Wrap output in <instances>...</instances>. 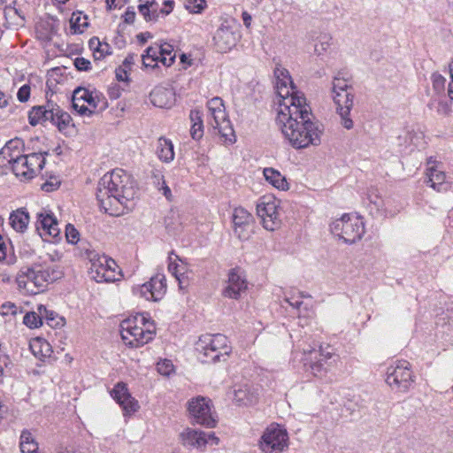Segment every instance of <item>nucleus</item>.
<instances>
[{
	"mask_svg": "<svg viewBox=\"0 0 453 453\" xmlns=\"http://www.w3.org/2000/svg\"><path fill=\"white\" fill-rule=\"evenodd\" d=\"M295 101V98H290ZM296 105L289 103L279 111L276 123L285 139L296 149H304L309 145L320 143L321 131L316 123L311 120V111L308 105H301L300 99L296 98Z\"/></svg>",
	"mask_w": 453,
	"mask_h": 453,
	"instance_id": "nucleus-1",
	"label": "nucleus"
},
{
	"mask_svg": "<svg viewBox=\"0 0 453 453\" xmlns=\"http://www.w3.org/2000/svg\"><path fill=\"white\" fill-rule=\"evenodd\" d=\"M136 196L134 180L122 169L104 174L96 188V199L101 210L112 216L122 213L119 206L131 210Z\"/></svg>",
	"mask_w": 453,
	"mask_h": 453,
	"instance_id": "nucleus-2",
	"label": "nucleus"
},
{
	"mask_svg": "<svg viewBox=\"0 0 453 453\" xmlns=\"http://www.w3.org/2000/svg\"><path fill=\"white\" fill-rule=\"evenodd\" d=\"M72 117L57 103L48 100L44 105L34 106L28 112V121L33 127L50 121L59 132L64 133L72 122Z\"/></svg>",
	"mask_w": 453,
	"mask_h": 453,
	"instance_id": "nucleus-3",
	"label": "nucleus"
},
{
	"mask_svg": "<svg viewBox=\"0 0 453 453\" xmlns=\"http://www.w3.org/2000/svg\"><path fill=\"white\" fill-rule=\"evenodd\" d=\"M196 349L203 352V362L217 363L226 361L232 351L227 337L221 334H204L199 337Z\"/></svg>",
	"mask_w": 453,
	"mask_h": 453,
	"instance_id": "nucleus-4",
	"label": "nucleus"
},
{
	"mask_svg": "<svg viewBox=\"0 0 453 453\" xmlns=\"http://www.w3.org/2000/svg\"><path fill=\"white\" fill-rule=\"evenodd\" d=\"M330 230L345 243L352 244L360 240L365 233V221L357 215L345 213L332 222Z\"/></svg>",
	"mask_w": 453,
	"mask_h": 453,
	"instance_id": "nucleus-5",
	"label": "nucleus"
},
{
	"mask_svg": "<svg viewBox=\"0 0 453 453\" xmlns=\"http://www.w3.org/2000/svg\"><path fill=\"white\" fill-rule=\"evenodd\" d=\"M42 155L36 153L16 156L10 154L8 163L11 164L12 170L16 176L32 179L36 171L42 170L45 165L46 160L42 158Z\"/></svg>",
	"mask_w": 453,
	"mask_h": 453,
	"instance_id": "nucleus-6",
	"label": "nucleus"
},
{
	"mask_svg": "<svg viewBox=\"0 0 453 453\" xmlns=\"http://www.w3.org/2000/svg\"><path fill=\"white\" fill-rule=\"evenodd\" d=\"M387 384L398 392H407L414 382L411 365L406 360H398L388 368Z\"/></svg>",
	"mask_w": 453,
	"mask_h": 453,
	"instance_id": "nucleus-7",
	"label": "nucleus"
},
{
	"mask_svg": "<svg viewBox=\"0 0 453 453\" xmlns=\"http://www.w3.org/2000/svg\"><path fill=\"white\" fill-rule=\"evenodd\" d=\"M211 407V400L202 395L193 397L188 402V411L192 421L209 428L216 426L217 424Z\"/></svg>",
	"mask_w": 453,
	"mask_h": 453,
	"instance_id": "nucleus-8",
	"label": "nucleus"
},
{
	"mask_svg": "<svg viewBox=\"0 0 453 453\" xmlns=\"http://www.w3.org/2000/svg\"><path fill=\"white\" fill-rule=\"evenodd\" d=\"M288 435L286 429L279 425H271L261 436L260 449L265 453H280L288 444Z\"/></svg>",
	"mask_w": 453,
	"mask_h": 453,
	"instance_id": "nucleus-9",
	"label": "nucleus"
},
{
	"mask_svg": "<svg viewBox=\"0 0 453 453\" xmlns=\"http://www.w3.org/2000/svg\"><path fill=\"white\" fill-rule=\"evenodd\" d=\"M166 288L165 276L163 273H157L134 291L148 301L158 302L166 293Z\"/></svg>",
	"mask_w": 453,
	"mask_h": 453,
	"instance_id": "nucleus-10",
	"label": "nucleus"
},
{
	"mask_svg": "<svg viewBox=\"0 0 453 453\" xmlns=\"http://www.w3.org/2000/svg\"><path fill=\"white\" fill-rule=\"evenodd\" d=\"M35 226L42 239L52 242L61 240L58 223L52 212L38 213Z\"/></svg>",
	"mask_w": 453,
	"mask_h": 453,
	"instance_id": "nucleus-11",
	"label": "nucleus"
},
{
	"mask_svg": "<svg viewBox=\"0 0 453 453\" xmlns=\"http://www.w3.org/2000/svg\"><path fill=\"white\" fill-rule=\"evenodd\" d=\"M353 91L354 90H332L333 100L336 105V111L341 117L342 126L347 129L353 127V121L349 118L350 110L353 106Z\"/></svg>",
	"mask_w": 453,
	"mask_h": 453,
	"instance_id": "nucleus-12",
	"label": "nucleus"
},
{
	"mask_svg": "<svg viewBox=\"0 0 453 453\" xmlns=\"http://www.w3.org/2000/svg\"><path fill=\"white\" fill-rule=\"evenodd\" d=\"M154 332L144 330L142 327L130 325L129 321L124 322L121 329V337L131 347L138 348L148 343L153 339Z\"/></svg>",
	"mask_w": 453,
	"mask_h": 453,
	"instance_id": "nucleus-13",
	"label": "nucleus"
},
{
	"mask_svg": "<svg viewBox=\"0 0 453 453\" xmlns=\"http://www.w3.org/2000/svg\"><path fill=\"white\" fill-rule=\"evenodd\" d=\"M111 395L122 408L124 416L134 414L140 407L138 401L131 395L124 382H118L111 391Z\"/></svg>",
	"mask_w": 453,
	"mask_h": 453,
	"instance_id": "nucleus-14",
	"label": "nucleus"
},
{
	"mask_svg": "<svg viewBox=\"0 0 453 453\" xmlns=\"http://www.w3.org/2000/svg\"><path fill=\"white\" fill-rule=\"evenodd\" d=\"M303 356V361L305 370L317 376L324 370V363L330 359L333 354L329 351H325L320 347L319 350L315 349L304 350Z\"/></svg>",
	"mask_w": 453,
	"mask_h": 453,
	"instance_id": "nucleus-15",
	"label": "nucleus"
},
{
	"mask_svg": "<svg viewBox=\"0 0 453 453\" xmlns=\"http://www.w3.org/2000/svg\"><path fill=\"white\" fill-rule=\"evenodd\" d=\"M234 232L240 240H247L250 237V227L254 222V218L246 209L238 207L234 210L232 215Z\"/></svg>",
	"mask_w": 453,
	"mask_h": 453,
	"instance_id": "nucleus-16",
	"label": "nucleus"
},
{
	"mask_svg": "<svg viewBox=\"0 0 453 453\" xmlns=\"http://www.w3.org/2000/svg\"><path fill=\"white\" fill-rule=\"evenodd\" d=\"M228 285L223 289V296L232 299H239L241 293L247 288L246 279L240 268H233L228 273Z\"/></svg>",
	"mask_w": 453,
	"mask_h": 453,
	"instance_id": "nucleus-17",
	"label": "nucleus"
},
{
	"mask_svg": "<svg viewBox=\"0 0 453 453\" xmlns=\"http://www.w3.org/2000/svg\"><path fill=\"white\" fill-rule=\"evenodd\" d=\"M276 90L278 96L281 98V100L279 102L278 112L281 111H284L283 108L285 107V105H288L289 104L287 103L288 101L290 102L291 104H297L296 100L290 101V98L300 99L301 105H307L306 98L303 96V95H299V92L296 90V88L295 89H292L291 86L289 85V82H288V81H285L284 79L277 81Z\"/></svg>",
	"mask_w": 453,
	"mask_h": 453,
	"instance_id": "nucleus-18",
	"label": "nucleus"
},
{
	"mask_svg": "<svg viewBox=\"0 0 453 453\" xmlns=\"http://www.w3.org/2000/svg\"><path fill=\"white\" fill-rule=\"evenodd\" d=\"M84 101L95 111L98 109L99 111L105 110L108 107V103L104 98H100L98 96H93V93L87 88L78 87L73 93L72 106L73 109H78L77 101Z\"/></svg>",
	"mask_w": 453,
	"mask_h": 453,
	"instance_id": "nucleus-19",
	"label": "nucleus"
},
{
	"mask_svg": "<svg viewBox=\"0 0 453 453\" xmlns=\"http://www.w3.org/2000/svg\"><path fill=\"white\" fill-rule=\"evenodd\" d=\"M235 33L226 26H221L215 33L213 41L219 52L230 50L236 44Z\"/></svg>",
	"mask_w": 453,
	"mask_h": 453,
	"instance_id": "nucleus-20",
	"label": "nucleus"
},
{
	"mask_svg": "<svg viewBox=\"0 0 453 453\" xmlns=\"http://www.w3.org/2000/svg\"><path fill=\"white\" fill-rule=\"evenodd\" d=\"M259 390L251 385H242L234 390V400L239 405H253L258 402Z\"/></svg>",
	"mask_w": 453,
	"mask_h": 453,
	"instance_id": "nucleus-21",
	"label": "nucleus"
},
{
	"mask_svg": "<svg viewBox=\"0 0 453 453\" xmlns=\"http://www.w3.org/2000/svg\"><path fill=\"white\" fill-rule=\"evenodd\" d=\"M152 104L158 108H170L175 103V93L173 88L156 87L150 94Z\"/></svg>",
	"mask_w": 453,
	"mask_h": 453,
	"instance_id": "nucleus-22",
	"label": "nucleus"
},
{
	"mask_svg": "<svg viewBox=\"0 0 453 453\" xmlns=\"http://www.w3.org/2000/svg\"><path fill=\"white\" fill-rule=\"evenodd\" d=\"M37 268V279H35V288H37L36 291L34 289H30L31 292L36 293L43 289L46 283L49 282H54L58 279L61 277V272L58 271L56 268H42L41 266L36 267Z\"/></svg>",
	"mask_w": 453,
	"mask_h": 453,
	"instance_id": "nucleus-23",
	"label": "nucleus"
},
{
	"mask_svg": "<svg viewBox=\"0 0 453 453\" xmlns=\"http://www.w3.org/2000/svg\"><path fill=\"white\" fill-rule=\"evenodd\" d=\"M180 436L182 443L186 446L200 448L207 443L205 433L191 428H187Z\"/></svg>",
	"mask_w": 453,
	"mask_h": 453,
	"instance_id": "nucleus-24",
	"label": "nucleus"
},
{
	"mask_svg": "<svg viewBox=\"0 0 453 453\" xmlns=\"http://www.w3.org/2000/svg\"><path fill=\"white\" fill-rule=\"evenodd\" d=\"M9 220L14 230L24 233L29 223V214L25 208H19L10 214Z\"/></svg>",
	"mask_w": 453,
	"mask_h": 453,
	"instance_id": "nucleus-25",
	"label": "nucleus"
},
{
	"mask_svg": "<svg viewBox=\"0 0 453 453\" xmlns=\"http://www.w3.org/2000/svg\"><path fill=\"white\" fill-rule=\"evenodd\" d=\"M265 180L274 188L286 191L289 188L285 176H283L278 170L273 167L265 168L263 171Z\"/></svg>",
	"mask_w": 453,
	"mask_h": 453,
	"instance_id": "nucleus-26",
	"label": "nucleus"
},
{
	"mask_svg": "<svg viewBox=\"0 0 453 453\" xmlns=\"http://www.w3.org/2000/svg\"><path fill=\"white\" fill-rule=\"evenodd\" d=\"M29 348L33 355L40 360H43V358L50 357L52 353L50 344L42 338L33 339L30 342Z\"/></svg>",
	"mask_w": 453,
	"mask_h": 453,
	"instance_id": "nucleus-27",
	"label": "nucleus"
},
{
	"mask_svg": "<svg viewBox=\"0 0 453 453\" xmlns=\"http://www.w3.org/2000/svg\"><path fill=\"white\" fill-rule=\"evenodd\" d=\"M202 117L203 113L198 109H193L189 112L191 121L190 135L196 141H199L203 135V122Z\"/></svg>",
	"mask_w": 453,
	"mask_h": 453,
	"instance_id": "nucleus-28",
	"label": "nucleus"
},
{
	"mask_svg": "<svg viewBox=\"0 0 453 453\" xmlns=\"http://www.w3.org/2000/svg\"><path fill=\"white\" fill-rule=\"evenodd\" d=\"M157 155L158 158L165 163H170L174 158L173 144L171 140L160 137L157 144Z\"/></svg>",
	"mask_w": 453,
	"mask_h": 453,
	"instance_id": "nucleus-29",
	"label": "nucleus"
},
{
	"mask_svg": "<svg viewBox=\"0 0 453 453\" xmlns=\"http://www.w3.org/2000/svg\"><path fill=\"white\" fill-rule=\"evenodd\" d=\"M90 269L91 273H93V279L97 282H108L114 280V274H112V271L104 266L101 257H99L97 261L92 263Z\"/></svg>",
	"mask_w": 453,
	"mask_h": 453,
	"instance_id": "nucleus-30",
	"label": "nucleus"
},
{
	"mask_svg": "<svg viewBox=\"0 0 453 453\" xmlns=\"http://www.w3.org/2000/svg\"><path fill=\"white\" fill-rule=\"evenodd\" d=\"M38 313L42 315V319H45L47 324L52 328L62 327L65 320L56 311L48 310L44 305L40 304L37 307Z\"/></svg>",
	"mask_w": 453,
	"mask_h": 453,
	"instance_id": "nucleus-31",
	"label": "nucleus"
},
{
	"mask_svg": "<svg viewBox=\"0 0 453 453\" xmlns=\"http://www.w3.org/2000/svg\"><path fill=\"white\" fill-rule=\"evenodd\" d=\"M37 268L25 266L19 272L16 281L18 286L21 288H26L27 285L33 284L35 287V279H37Z\"/></svg>",
	"mask_w": 453,
	"mask_h": 453,
	"instance_id": "nucleus-32",
	"label": "nucleus"
},
{
	"mask_svg": "<svg viewBox=\"0 0 453 453\" xmlns=\"http://www.w3.org/2000/svg\"><path fill=\"white\" fill-rule=\"evenodd\" d=\"M177 260L182 262V259L175 254L174 250H172L168 255V271L176 278L179 281L180 288H182V279L185 268L183 265L177 264Z\"/></svg>",
	"mask_w": 453,
	"mask_h": 453,
	"instance_id": "nucleus-33",
	"label": "nucleus"
},
{
	"mask_svg": "<svg viewBox=\"0 0 453 453\" xmlns=\"http://www.w3.org/2000/svg\"><path fill=\"white\" fill-rule=\"evenodd\" d=\"M82 15L81 12H74L70 19V29L73 35H80L88 27V16Z\"/></svg>",
	"mask_w": 453,
	"mask_h": 453,
	"instance_id": "nucleus-34",
	"label": "nucleus"
},
{
	"mask_svg": "<svg viewBox=\"0 0 453 453\" xmlns=\"http://www.w3.org/2000/svg\"><path fill=\"white\" fill-rule=\"evenodd\" d=\"M427 180L426 183L430 185L431 188L436 189L438 191L441 190V186L443 185L446 175L444 172L438 170L436 167H430L427 169Z\"/></svg>",
	"mask_w": 453,
	"mask_h": 453,
	"instance_id": "nucleus-35",
	"label": "nucleus"
},
{
	"mask_svg": "<svg viewBox=\"0 0 453 453\" xmlns=\"http://www.w3.org/2000/svg\"><path fill=\"white\" fill-rule=\"evenodd\" d=\"M19 448L21 453H38V443L32 434L27 430L21 433Z\"/></svg>",
	"mask_w": 453,
	"mask_h": 453,
	"instance_id": "nucleus-36",
	"label": "nucleus"
},
{
	"mask_svg": "<svg viewBox=\"0 0 453 453\" xmlns=\"http://www.w3.org/2000/svg\"><path fill=\"white\" fill-rule=\"evenodd\" d=\"M349 74L346 71L338 72L337 75L334 76L333 81L332 90L335 91H349L354 90L352 86L349 83Z\"/></svg>",
	"mask_w": 453,
	"mask_h": 453,
	"instance_id": "nucleus-37",
	"label": "nucleus"
},
{
	"mask_svg": "<svg viewBox=\"0 0 453 453\" xmlns=\"http://www.w3.org/2000/svg\"><path fill=\"white\" fill-rule=\"evenodd\" d=\"M24 142L19 138H15L7 142L5 146L0 150V163L4 160L8 161L10 154L14 155L15 150H19V147L23 146Z\"/></svg>",
	"mask_w": 453,
	"mask_h": 453,
	"instance_id": "nucleus-38",
	"label": "nucleus"
},
{
	"mask_svg": "<svg viewBox=\"0 0 453 453\" xmlns=\"http://www.w3.org/2000/svg\"><path fill=\"white\" fill-rule=\"evenodd\" d=\"M160 62L165 66H171L175 61V54H173L172 45L165 43L158 47Z\"/></svg>",
	"mask_w": 453,
	"mask_h": 453,
	"instance_id": "nucleus-39",
	"label": "nucleus"
},
{
	"mask_svg": "<svg viewBox=\"0 0 453 453\" xmlns=\"http://www.w3.org/2000/svg\"><path fill=\"white\" fill-rule=\"evenodd\" d=\"M431 81L434 91L437 95H443L445 92L446 79L438 72H434L431 75Z\"/></svg>",
	"mask_w": 453,
	"mask_h": 453,
	"instance_id": "nucleus-40",
	"label": "nucleus"
},
{
	"mask_svg": "<svg viewBox=\"0 0 453 453\" xmlns=\"http://www.w3.org/2000/svg\"><path fill=\"white\" fill-rule=\"evenodd\" d=\"M23 323L29 328H38L42 325V315L35 311H29L25 314Z\"/></svg>",
	"mask_w": 453,
	"mask_h": 453,
	"instance_id": "nucleus-41",
	"label": "nucleus"
},
{
	"mask_svg": "<svg viewBox=\"0 0 453 453\" xmlns=\"http://www.w3.org/2000/svg\"><path fill=\"white\" fill-rule=\"evenodd\" d=\"M142 65L144 67H148V65H150L149 63V60H151V61L160 60L158 47H153V46L148 47L145 50L144 53L142 55Z\"/></svg>",
	"mask_w": 453,
	"mask_h": 453,
	"instance_id": "nucleus-42",
	"label": "nucleus"
},
{
	"mask_svg": "<svg viewBox=\"0 0 453 453\" xmlns=\"http://www.w3.org/2000/svg\"><path fill=\"white\" fill-rule=\"evenodd\" d=\"M210 113L213 119L210 121V124L211 125L212 127H219L220 125V122H222V124H226V126H228L229 119L226 118L225 109L214 110L210 111Z\"/></svg>",
	"mask_w": 453,
	"mask_h": 453,
	"instance_id": "nucleus-43",
	"label": "nucleus"
},
{
	"mask_svg": "<svg viewBox=\"0 0 453 453\" xmlns=\"http://www.w3.org/2000/svg\"><path fill=\"white\" fill-rule=\"evenodd\" d=\"M331 36L328 35H321L319 37L318 42L314 46L315 53L318 56L323 55L331 44Z\"/></svg>",
	"mask_w": 453,
	"mask_h": 453,
	"instance_id": "nucleus-44",
	"label": "nucleus"
},
{
	"mask_svg": "<svg viewBox=\"0 0 453 453\" xmlns=\"http://www.w3.org/2000/svg\"><path fill=\"white\" fill-rule=\"evenodd\" d=\"M213 128L219 130V133L222 137L225 138V141L229 142L231 143L235 142L234 131L231 127L230 123L228 124V126H226V124H222V122H220V125L219 127H214Z\"/></svg>",
	"mask_w": 453,
	"mask_h": 453,
	"instance_id": "nucleus-45",
	"label": "nucleus"
},
{
	"mask_svg": "<svg viewBox=\"0 0 453 453\" xmlns=\"http://www.w3.org/2000/svg\"><path fill=\"white\" fill-rule=\"evenodd\" d=\"M276 205L274 203H260L257 205V213L262 219L268 217L270 213H274Z\"/></svg>",
	"mask_w": 453,
	"mask_h": 453,
	"instance_id": "nucleus-46",
	"label": "nucleus"
},
{
	"mask_svg": "<svg viewBox=\"0 0 453 453\" xmlns=\"http://www.w3.org/2000/svg\"><path fill=\"white\" fill-rule=\"evenodd\" d=\"M263 226L265 229L273 231L280 225V220L278 219L277 210H275L274 213H270L268 217L263 218Z\"/></svg>",
	"mask_w": 453,
	"mask_h": 453,
	"instance_id": "nucleus-47",
	"label": "nucleus"
},
{
	"mask_svg": "<svg viewBox=\"0 0 453 453\" xmlns=\"http://www.w3.org/2000/svg\"><path fill=\"white\" fill-rule=\"evenodd\" d=\"M205 6V0H186L185 2L187 10L193 13H200Z\"/></svg>",
	"mask_w": 453,
	"mask_h": 453,
	"instance_id": "nucleus-48",
	"label": "nucleus"
},
{
	"mask_svg": "<svg viewBox=\"0 0 453 453\" xmlns=\"http://www.w3.org/2000/svg\"><path fill=\"white\" fill-rule=\"evenodd\" d=\"M157 370L160 374L169 376L173 372V365L171 360L164 359L157 364Z\"/></svg>",
	"mask_w": 453,
	"mask_h": 453,
	"instance_id": "nucleus-49",
	"label": "nucleus"
},
{
	"mask_svg": "<svg viewBox=\"0 0 453 453\" xmlns=\"http://www.w3.org/2000/svg\"><path fill=\"white\" fill-rule=\"evenodd\" d=\"M80 234L78 230L72 224H67L65 226V238L70 243H77L79 241Z\"/></svg>",
	"mask_w": 453,
	"mask_h": 453,
	"instance_id": "nucleus-50",
	"label": "nucleus"
},
{
	"mask_svg": "<svg viewBox=\"0 0 453 453\" xmlns=\"http://www.w3.org/2000/svg\"><path fill=\"white\" fill-rule=\"evenodd\" d=\"M11 13H13L18 19H20V22L14 21L16 25H22L25 22V16L22 14L21 11L15 8L12 4L8 5L4 9V17L8 20V16H11Z\"/></svg>",
	"mask_w": 453,
	"mask_h": 453,
	"instance_id": "nucleus-51",
	"label": "nucleus"
},
{
	"mask_svg": "<svg viewBox=\"0 0 453 453\" xmlns=\"http://www.w3.org/2000/svg\"><path fill=\"white\" fill-rule=\"evenodd\" d=\"M53 453H84L79 447L73 444H58Z\"/></svg>",
	"mask_w": 453,
	"mask_h": 453,
	"instance_id": "nucleus-52",
	"label": "nucleus"
},
{
	"mask_svg": "<svg viewBox=\"0 0 453 453\" xmlns=\"http://www.w3.org/2000/svg\"><path fill=\"white\" fill-rule=\"evenodd\" d=\"M274 74L276 76L277 81H280L281 79H284L285 81H288V82H289V85L291 86L292 89L296 88V86L291 79V76L289 75V72L287 69L277 68L274 71Z\"/></svg>",
	"mask_w": 453,
	"mask_h": 453,
	"instance_id": "nucleus-53",
	"label": "nucleus"
},
{
	"mask_svg": "<svg viewBox=\"0 0 453 453\" xmlns=\"http://www.w3.org/2000/svg\"><path fill=\"white\" fill-rule=\"evenodd\" d=\"M30 92H31L30 86L27 84H24L18 90V93H17L18 100L21 103L27 102L30 97Z\"/></svg>",
	"mask_w": 453,
	"mask_h": 453,
	"instance_id": "nucleus-54",
	"label": "nucleus"
},
{
	"mask_svg": "<svg viewBox=\"0 0 453 453\" xmlns=\"http://www.w3.org/2000/svg\"><path fill=\"white\" fill-rule=\"evenodd\" d=\"M74 66L78 71H89L91 69V63L84 58H76L74 59Z\"/></svg>",
	"mask_w": 453,
	"mask_h": 453,
	"instance_id": "nucleus-55",
	"label": "nucleus"
},
{
	"mask_svg": "<svg viewBox=\"0 0 453 453\" xmlns=\"http://www.w3.org/2000/svg\"><path fill=\"white\" fill-rule=\"evenodd\" d=\"M160 180H162V183H161V187L158 188V190L162 191V193L165 196V198L170 201L171 197H172V191H171L170 188L166 185L163 175H160V177L158 178V182H157L158 185L160 184Z\"/></svg>",
	"mask_w": 453,
	"mask_h": 453,
	"instance_id": "nucleus-56",
	"label": "nucleus"
},
{
	"mask_svg": "<svg viewBox=\"0 0 453 453\" xmlns=\"http://www.w3.org/2000/svg\"><path fill=\"white\" fill-rule=\"evenodd\" d=\"M221 109H225V108H224L223 101L219 97H214L208 102L209 111H211L214 110H221Z\"/></svg>",
	"mask_w": 453,
	"mask_h": 453,
	"instance_id": "nucleus-57",
	"label": "nucleus"
},
{
	"mask_svg": "<svg viewBox=\"0 0 453 453\" xmlns=\"http://www.w3.org/2000/svg\"><path fill=\"white\" fill-rule=\"evenodd\" d=\"M102 45L103 46H101V48L97 51L99 56H96L95 58L96 60L101 59L105 56L111 55L112 53L111 50V46L107 42H104Z\"/></svg>",
	"mask_w": 453,
	"mask_h": 453,
	"instance_id": "nucleus-58",
	"label": "nucleus"
},
{
	"mask_svg": "<svg viewBox=\"0 0 453 453\" xmlns=\"http://www.w3.org/2000/svg\"><path fill=\"white\" fill-rule=\"evenodd\" d=\"M451 111L450 105L448 102H439L437 105V112L443 116H448Z\"/></svg>",
	"mask_w": 453,
	"mask_h": 453,
	"instance_id": "nucleus-59",
	"label": "nucleus"
},
{
	"mask_svg": "<svg viewBox=\"0 0 453 453\" xmlns=\"http://www.w3.org/2000/svg\"><path fill=\"white\" fill-rule=\"evenodd\" d=\"M124 22L127 24H133L135 19V12L133 10V7H128L125 12L124 15Z\"/></svg>",
	"mask_w": 453,
	"mask_h": 453,
	"instance_id": "nucleus-60",
	"label": "nucleus"
},
{
	"mask_svg": "<svg viewBox=\"0 0 453 453\" xmlns=\"http://www.w3.org/2000/svg\"><path fill=\"white\" fill-rule=\"evenodd\" d=\"M103 42L99 41L97 37H92L88 42V46L90 50L94 51V57L96 58L98 50L101 48Z\"/></svg>",
	"mask_w": 453,
	"mask_h": 453,
	"instance_id": "nucleus-61",
	"label": "nucleus"
},
{
	"mask_svg": "<svg viewBox=\"0 0 453 453\" xmlns=\"http://www.w3.org/2000/svg\"><path fill=\"white\" fill-rule=\"evenodd\" d=\"M109 97L111 100H116L121 96V89L119 85H114L109 88L108 89Z\"/></svg>",
	"mask_w": 453,
	"mask_h": 453,
	"instance_id": "nucleus-62",
	"label": "nucleus"
},
{
	"mask_svg": "<svg viewBox=\"0 0 453 453\" xmlns=\"http://www.w3.org/2000/svg\"><path fill=\"white\" fill-rule=\"evenodd\" d=\"M138 10L146 21H150V8L147 6V4H140L138 5Z\"/></svg>",
	"mask_w": 453,
	"mask_h": 453,
	"instance_id": "nucleus-63",
	"label": "nucleus"
},
{
	"mask_svg": "<svg viewBox=\"0 0 453 453\" xmlns=\"http://www.w3.org/2000/svg\"><path fill=\"white\" fill-rule=\"evenodd\" d=\"M127 69L123 68L122 66H119L115 70L116 79L119 81H127Z\"/></svg>",
	"mask_w": 453,
	"mask_h": 453,
	"instance_id": "nucleus-64",
	"label": "nucleus"
}]
</instances>
